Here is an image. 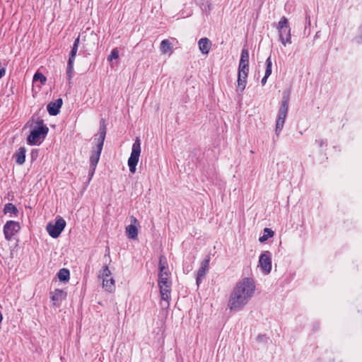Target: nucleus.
<instances>
[{
    "label": "nucleus",
    "instance_id": "obj_1",
    "mask_svg": "<svg viewBox=\"0 0 362 362\" xmlns=\"http://www.w3.org/2000/svg\"><path fill=\"white\" fill-rule=\"evenodd\" d=\"M255 291V284L252 279L244 278L237 283L233 289L228 303L230 310H242L250 300Z\"/></svg>",
    "mask_w": 362,
    "mask_h": 362
},
{
    "label": "nucleus",
    "instance_id": "obj_2",
    "mask_svg": "<svg viewBox=\"0 0 362 362\" xmlns=\"http://www.w3.org/2000/svg\"><path fill=\"white\" fill-rule=\"evenodd\" d=\"M27 125L30 129V134L27 138V142L29 145H40L46 138L49 128L44 123L43 119L37 117L36 119L33 118L28 122Z\"/></svg>",
    "mask_w": 362,
    "mask_h": 362
},
{
    "label": "nucleus",
    "instance_id": "obj_3",
    "mask_svg": "<svg viewBox=\"0 0 362 362\" xmlns=\"http://www.w3.org/2000/svg\"><path fill=\"white\" fill-rule=\"evenodd\" d=\"M106 136V125L104 120L100 122L98 137L95 139L97 140V144L95 148H93L92 151V154L90 157V169L89 171V175L91 177L93 176L95 173L97 164L99 161L100 156L103 150L104 141Z\"/></svg>",
    "mask_w": 362,
    "mask_h": 362
},
{
    "label": "nucleus",
    "instance_id": "obj_4",
    "mask_svg": "<svg viewBox=\"0 0 362 362\" xmlns=\"http://www.w3.org/2000/svg\"><path fill=\"white\" fill-rule=\"evenodd\" d=\"M249 73V52L247 49H242L238 65L237 90L243 92L247 85V78Z\"/></svg>",
    "mask_w": 362,
    "mask_h": 362
},
{
    "label": "nucleus",
    "instance_id": "obj_5",
    "mask_svg": "<svg viewBox=\"0 0 362 362\" xmlns=\"http://www.w3.org/2000/svg\"><path fill=\"white\" fill-rule=\"evenodd\" d=\"M277 29L279 33V40L284 45L291 44V28L288 25V19L283 16L279 21Z\"/></svg>",
    "mask_w": 362,
    "mask_h": 362
},
{
    "label": "nucleus",
    "instance_id": "obj_6",
    "mask_svg": "<svg viewBox=\"0 0 362 362\" xmlns=\"http://www.w3.org/2000/svg\"><path fill=\"white\" fill-rule=\"evenodd\" d=\"M141 154V140L136 137L132 148V153L128 159V165L131 173L134 174L136 172V168L138 164L139 156Z\"/></svg>",
    "mask_w": 362,
    "mask_h": 362
},
{
    "label": "nucleus",
    "instance_id": "obj_7",
    "mask_svg": "<svg viewBox=\"0 0 362 362\" xmlns=\"http://www.w3.org/2000/svg\"><path fill=\"white\" fill-rule=\"evenodd\" d=\"M66 226V221L64 218L59 217L56 219L54 223H49L46 229L49 235L53 238H58Z\"/></svg>",
    "mask_w": 362,
    "mask_h": 362
},
{
    "label": "nucleus",
    "instance_id": "obj_8",
    "mask_svg": "<svg viewBox=\"0 0 362 362\" xmlns=\"http://www.w3.org/2000/svg\"><path fill=\"white\" fill-rule=\"evenodd\" d=\"M259 266L265 274H269L272 270V253L264 251L259 258Z\"/></svg>",
    "mask_w": 362,
    "mask_h": 362
},
{
    "label": "nucleus",
    "instance_id": "obj_9",
    "mask_svg": "<svg viewBox=\"0 0 362 362\" xmlns=\"http://www.w3.org/2000/svg\"><path fill=\"white\" fill-rule=\"evenodd\" d=\"M139 226V221L136 217L132 216L130 217V224L125 228L127 235L130 239H136L138 237V228Z\"/></svg>",
    "mask_w": 362,
    "mask_h": 362
},
{
    "label": "nucleus",
    "instance_id": "obj_10",
    "mask_svg": "<svg viewBox=\"0 0 362 362\" xmlns=\"http://www.w3.org/2000/svg\"><path fill=\"white\" fill-rule=\"evenodd\" d=\"M290 98V92L285 91L283 95L281 106L279 110L278 117L281 119H285L286 118L288 111V103Z\"/></svg>",
    "mask_w": 362,
    "mask_h": 362
},
{
    "label": "nucleus",
    "instance_id": "obj_11",
    "mask_svg": "<svg viewBox=\"0 0 362 362\" xmlns=\"http://www.w3.org/2000/svg\"><path fill=\"white\" fill-rule=\"evenodd\" d=\"M20 226L13 221H7L4 226V233L6 240H11L12 236L18 231Z\"/></svg>",
    "mask_w": 362,
    "mask_h": 362
},
{
    "label": "nucleus",
    "instance_id": "obj_12",
    "mask_svg": "<svg viewBox=\"0 0 362 362\" xmlns=\"http://www.w3.org/2000/svg\"><path fill=\"white\" fill-rule=\"evenodd\" d=\"M62 105V100L59 98L47 105V109L48 113L52 116H55L59 114V109Z\"/></svg>",
    "mask_w": 362,
    "mask_h": 362
},
{
    "label": "nucleus",
    "instance_id": "obj_13",
    "mask_svg": "<svg viewBox=\"0 0 362 362\" xmlns=\"http://www.w3.org/2000/svg\"><path fill=\"white\" fill-rule=\"evenodd\" d=\"M158 270V275L160 274L170 275V272L168 269V260L164 255H160L159 257Z\"/></svg>",
    "mask_w": 362,
    "mask_h": 362
},
{
    "label": "nucleus",
    "instance_id": "obj_14",
    "mask_svg": "<svg viewBox=\"0 0 362 362\" xmlns=\"http://www.w3.org/2000/svg\"><path fill=\"white\" fill-rule=\"evenodd\" d=\"M199 49L204 54H208L211 47V42L207 37H202L198 42Z\"/></svg>",
    "mask_w": 362,
    "mask_h": 362
},
{
    "label": "nucleus",
    "instance_id": "obj_15",
    "mask_svg": "<svg viewBox=\"0 0 362 362\" xmlns=\"http://www.w3.org/2000/svg\"><path fill=\"white\" fill-rule=\"evenodd\" d=\"M66 292L62 289H55L54 291L50 292V298L54 302V304L64 300L66 298Z\"/></svg>",
    "mask_w": 362,
    "mask_h": 362
},
{
    "label": "nucleus",
    "instance_id": "obj_16",
    "mask_svg": "<svg viewBox=\"0 0 362 362\" xmlns=\"http://www.w3.org/2000/svg\"><path fill=\"white\" fill-rule=\"evenodd\" d=\"M171 286L172 285H165L159 287L161 299L167 302L168 306L170 300Z\"/></svg>",
    "mask_w": 362,
    "mask_h": 362
},
{
    "label": "nucleus",
    "instance_id": "obj_17",
    "mask_svg": "<svg viewBox=\"0 0 362 362\" xmlns=\"http://www.w3.org/2000/svg\"><path fill=\"white\" fill-rule=\"evenodd\" d=\"M25 153L26 149L25 147H20L18 150L14 154L16 158V162L18 165H23L25 160Z\"/></svg>",
    "mask_w": 362,
    "mask_h": 362
},
{
    "label": "nucleus",
    "instance_id": "obj_18",
    "mask_svg": "<svg viewBox=\"0 0 362 362\" xmlns=\"http://www.w3.org/2000/svg\"><path fill=\"white\" fill-rule=\"evenodd\" d=\"M115 281L112 277H110V279H105L103 281V287L109 293H112L115 290Z\"/></svg>",
    "mask_w": 362,
    "mask_h": 362
},
{
    "label": "nucleus",
    "instance_id": "obj_19",
    "mask_svg": "<svg viewBox=\"0 0 362 362\" xmlns=\"http://www.w3.org/2000/svg\"><path fill=\"white\" fill-rule=\"evenodd\" d=\"M80 44V36H78L74 41L73 47L71 48L69 58L68 61H72L74 62L75 57L76 56V53L79 47Z\"/></svg>",
    "mask_w": 362,
    "mask_h": 362
},
{
    "label": "nucleus",
    "instance_id": "obj_20",
    "mask_svg": "<svg viewBox=\"0 0 362 362\" xmlns=\"http://www.w3.org/2000/svg\"><path fill=\"white\" fill-rule=\"evenodd\" d=\"M58 278L62 281H68L70 278V272L69 270L67 269H61L58 274H57Z\"/></svg>",
    "mask_w": 362,
    "mask_h": 362
},
{
    "label": "nucleus",
    "instance_id": "obj_21",
    "mask_svg": "<svg viewBox=\"0 0 362 362\" xmlns=\"http://www.w3.org/2000/svg\"><path fill=\"white\" fill-rule=\"evenodd\" d=\"M111 274L112 273L109 267L107 265H105L102 267L101 270L100 271L98 278L101 279L103 281L105 279H110Z\"/></svg>",
    "mask_w": 362,
    "mask_h": 362
},
{
    "label": "nucleus",
    "instance_id": "obj_22",
    "mask_svg": "<svg viewBox=\"0 0 362 362\" xmlns=\"http://www.w3.org/2000/svg\"><path fill=\"white\" fill-rule=\"evenodd\" d=\"M158 286H165V285H172V281L170 279V275H165L160 274L158 275Z\"/></svg>",
    "mask_w": 362,
    "mask_h": 362
},
{
    "label": "nucleus",
    "instance_id": "obj_23",
    "mask_svg": "<svg viewBox=\"0 0 362 362\" xmlns=\"http://www.w3.org/2000/svg\"><path fill=\"white\" fill-rule=\"evenodd\" d=\"M274 235V231L271 229V228H265L264 229V234L263 235H262L261 237H259V241L260 243H264L265 241H267L269 238H272L273 237Z\"/></svg>",
    "mask_w": 362,
    "mask_h": 362
},
{
    "label": "nucleus",
    "instance_id": "obj_24",
    "mask_svg": "<svg viewBox=\"0 0 362 362\" xmlns=\"http://www.w3.org/2000/svg\"><path fill=\"white\" fill-rule=\"evenodd\" d=\"M4 214H11L17 215V214L18 213V210L16 208V206L14 204H13L12 203H7L4 206Z\"/></svg>",
    "mask_w": 362,
    "mask_h": 362
},
{
    "label": "nucleus",
    "instance_id": "obj_25",
    "mask_svg": "<svg viewBox=\"0 0 362 362\" xmlns=\"http://www.w3.org/2000/svg\"><path fill=\"white\" fill-rule=\"evenodd\" d=\"M207 271L208 270L204 269V267H200L199 268V269L197 271V279H196V282H197V284L198 286H199L200 283L202 282V279L205 276Z\"/></svg>",
    "mask_w": 362,
    "mask_h": 362
},
{
    "label": "nucleus",
    "instance_id": "obj_26",
    "mask_svg": "<svg viewBox=\"0 0 362 362\" xmlns=\"http://www.w3.org/2000/svg\"><path fill=\"white\" fill-rule=\"evenodd\" d=\"M172 48L171 42L168 40H163L160 43V50L162 53L166 54Z\"/></svg>",
    "mask_w": 362,
    "mask_h": 362
},
{
    "label": "nucleus",
    "instance_id": "obj_27",
    "mask_svg": "<svg viewBox=\"0 0 362 362\" xmlns=\"http://www.w3.org/2000/svg\"><path fill=\"white\" fill-rule=\"evenodd\" d=\"M38 81L40 82L41 84H45L47 81V78L42 74L37 72L33 76V82H37Z\"/></svg>",
    "mask_w": 362,
    "mask_h": 362
},
{
    "label": "nucleus",
    "instance_id": "obj_28",
    "mask_svg": "<svg viewBox=\"0 0 362 362\" xmlns=\"http://www.w3.org/2000/svg\"><path fill=\"white\" fill-rule=\"evenodd\" d=\"M284 122H285V119H281L280 118L277 117L276 129H275V132L277 135H279L280 134V132H281V130L284 127Z\"/></svg>",
    "mask_w": 362,
    "mask_h": 362
},
{
    "label": "nucleus",
    "instance_id": "obj_29",
    "mask_svg": "<svg viewBox=\"0 0 362 362\" xmlns=\"http://www.w3.org/2000/svg\"><path fill=\"white\" fill-rule=\"evenodd\" d=\"M272 72V62L271 57H269L266 60V70L265 74L267 76H270Z\"/></svg>",
    "mask_w": 362,
    "mask_h": 362
},
{
    "label": "nucleus",
    "instance_id": "obj_30",
    "mask_svg": "<svg viewBox=\"0 0 362 362\" xmlns=\"http://www.w3.org/2000/svg\"><path fill=\"white\" fill-rule=\"evenodd\" d=\"M74 62L72 61H68L67 63V70L66 74L69 78V80H71L73 74V69H74Z\"/></svg>",
    "mask_w": 362,
    "mask_h": 362
},
{
    "label": "nucleus",
    "instance_id": "obj_31",
    "mask_svg": "<svg viewBox=\"0 0 362 362\" xmlns=\"http://www.w3.org/2000/svg\"><path fill=\"white\" fill-rule=\"evenodd\" d=\"M119 58V51L117 48H114L110 54L108 56L107 59L108 61L111 62L113 59H117Z\"/></svg>",
    "mask_w": 362,
    "mask_h": 362
},
{
    "label": "nucleus",
    "instance_id": "obj_32",
    "mask_svg": "<svg viewBox=\"0 0 362 362\" xmlns=\"http://www.w3.org/2000/svg\"><path fill=\"white\" fill-rule=\"evenodd\" d=\"M210 262V257L207 256L201 263L200 267H204V269L208 270Z\"/></svg>",
    "mask_w": 362,
    "mask_h": 362
},
{
    "label": "nucleus",
    "instance_id": "obj_33",
    "mask_svg": "<svg viewBox=\"0 0 362 362\" xmlns=\"http://www.w3.org/2000/svg\"><path fill=\"white\" fill-rule=\"evenodd\" d=\"M38 156V151L37 150H33L31 152V158L32 160L35 159Z\"/></svg>",
    "mask_w": 362,
    "mask_h": 362
},
{
    "label": "nucleus",
    "instance_id": "obj_34",
    "mask_svg": "<svg viewBox=\"0 0 362 362\" xmlns=\"http://www.w3.org/2000/svg\"><path fill=\"white\" fill-rule=\"evenodd\" d=\"M6 73V67L5 66L0 67V78H1Z\"/></svg>",
    "mask_w": 362,
    "mask_h": 362
},
{
    "label": "nucleus",
    "instance_id": "obj_35",
    "mask_svg": "<svg viewBox=\"0 0 362 362\" xmlns=\"http://www.w3.org/2000/svg\"><path fill=\"white\" fill-rule=\"evenodd\" d=\"M269 76L264 74V76L262 78V81H261L262 85H264L267 83V78Z\"/></svg>",
    "mask_w": 362,
    "mask_h": 362
},
{
    "label": "nucleus",
    "instance_id": "obj_36",
    "mask_svg": "<svg viewBox=\"0 0 362 362\" xmlns=\"http://www.w3.org/2000/svg\"><path fill=\"white\" fill-rule=\"evenodd\" d=\"M316 142L318 144V145L320 147H322L324 145V144H325L323 140H319V141L316 140Z\"/></svg>",
    "mask_w": 362,
    "mask_h": 362
},
{
    "label": "nucleus",
    "instance_id": "obj_37",
    "mask_svg": "<svg viewBox=\"0 0 362 362\" xmlns=\"http://www.w3.org/2000/svg\"><path fill=\"white\" fill-rule=\"evenodd\" d=\"M194 1H195L196 4H199V5L203 4V2H204V0H194Z\"/></svg>",
    "mask_w": 362,
    "mask_h": 362
},
{
    "label": "nucleus",
    "instance_id": "obj_38",
    "mask_svg": "<svg viewBox=\"0 0 362 362\" xmlns=\"http://www.w3.org/2000/svg\"><path fill=\"white\" fill-rule=\"evenodd\" d=\"M286 30H284V37H286Z\"/></svg>",
    "mask_w": 362,
    "mask_h": 362
},
{
    "label": "nucleus",
    "instance_id": "obj_39",
    "mask_svg": "<svg viewBox=\"0 0 362 362\" xmlns=\"http://www.w3.org/2000/svg\"><path fill=\"white\" fill-rule=\"evenodd\" d=\"M261 337H262L261 336H258V337H257L258 340H260Z\"/></svg>",
    "mask_w": 362,
    "mask_h": 362
}]
</instances>
